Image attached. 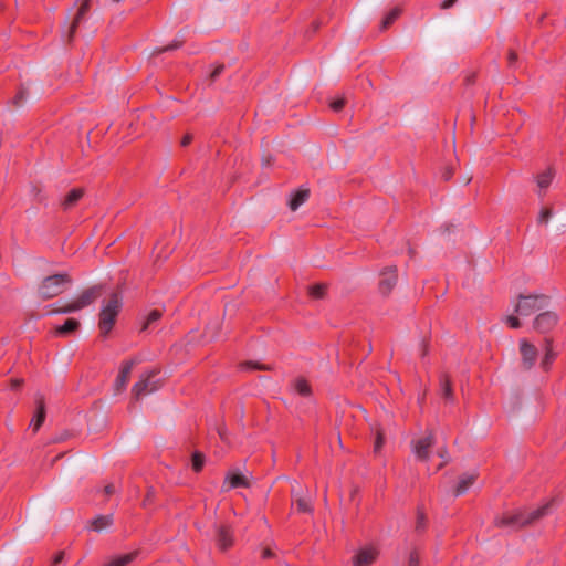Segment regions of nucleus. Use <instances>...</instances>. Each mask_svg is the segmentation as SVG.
Segmentation results:
<instances>
[{"label": "nucleus", "instance_id": "1", "mask_svg": "<svg viewBox=\"0 0 566 566\" xmlns=\"http://www.w3.org/2000/svg\"><path fill=\"white\" fill-rule=\"evenodd\" d=\"M552 505L553 501H549L531 512L517 511L515 513L505 514L501 517H496L494 520V524L499 527H511L517 530L548 515L552 511Z\"/></svg>", "mask_w": 566, "mask_h": 566}, {"label": "nucleus", "instance_id": "2", "mask_svg": "<svg viewBox=\"0 0 566 566\" xmlns=\"http://www.w3.org/2000/svg\"><path fill=\"white\" fill-rule=\"evenodd\" d=\"M122 307L123 302L118 293H112L108 300L103 302L98 315V328L102 337L106 338L112 332Z\"/></svg>", "mask_w": 566, "mask_h": 566}, {"label": "nucleus", "instance_id": "3", "mask_svg": "<svg viewBox=\"0 0 566 566\" xmlns=\"http://www.w3.org/2000/svg\"><path fill=\"white\" fill-rule=\"evenodd\" d=\"M549 304V297L544 294L520 295L514 312L520 316H531L545 310Z\"/></svg>", "mask_w": 566, "mask_h": 566}, {"label": "nucleus", "instance_id": "4", "mask_svg": "<svg viewBox=\"0 0 566 566\" xmlns=\"http://www.w3.org/2000/svg\"><path fill=\"white\" fill-rule=\"evenodd\" d=\"M70 283L71 279L66 273L46 276L39 286V295L44 300L55 297L63 293Z\"/></svg>", "mask_w": 566, "mask_h": 566}, {"label": "nucleus", "instance_id": "5", "mask_svg": "<svg viewBox=\"0 0 566 566\" xmlns=\"http://www.w3.org/2000/svg\"><path fill=\"white\" fill-rule=\"evenodd\" d=\"M521 366L525 370L532 369L538 359V349L527 339H520Z\"/></svg>", "mask_w": 566, "mask_h": 566}, {"label": "nucleus", "instance_id": "6", "mask_svg": "<svg viewBox=\"0 0 566 566\" xmlns=\"http://www.w3.org/2000/svg\"><path fill=\"white\" fill-rule=\"evenodd\" d=\"M558 323V315L552 311L539 313L533 322V328L541 333L546 334L551 332Z\"/></svg>", "mask_w": 566, "mask_h": 566}, {"label": "nucleus", "instance_id": "7", "mask_svg": "<svg viewBox=\"0 0 566 566\" xmlns=\"http://www.w3.org/2000/svg\"><path fill=\"white\" fill-rule=\"evenodd\" d=\"M397 281V268L395 265L385 268L380 273V280L378 283L379 292L382 295H388L396 286Z\"/></svg>", "mask_w": 566, "mask_h": 566}, {"label": "nucleus", "instance_id": "8", "mask_svg": "<svg viewBox=\"0 0 566 566\" xmlns=\"http://www.w3.org/2000/svg\"><path fill=\"white\" fill-rule=\"evenodd\" d=\"M216 543L221 552L228 551L233 545V532L229 525H216Z\"/></svg>", "mask_w": 566, "mask_h": 566}, {"label": "nucleus", "instance_id": "9", "mask_svg": "<svg viewBox=\"0 0 566 566\" xmlns=\"http://www.w3.org/2000/svg\"><path fill=\"white\" fill-rule=\"evenodd\" d=\"M102 294V287L99 285L91 286L84 290L75 300H73L77 310L81 311L91 304H93Z\"/></svg>", "mask_w": 566, "mask_h": 566}, {"label": "nucleus", "instance_id": "10", "mask_svg": "<svg viewBox=\"0 0 566 566\" xmlns=\"http://www.w3.org/2000/svg\"><path fill=\"white\" fill-rule=\"evenodd\" d=\"M434 443V437L432 433L413 442V452L419 461H427L430 454V448Z\"/></svg>", "mask_w": 566, "mask_h": 566}, {"label": "nucleus", "instance_id": "11", "mask_svg": "<svg viewBox=\"0 0 566 566\" xmlns=\"http://www.w3.org/2000/svg\"><path fill=\"white\" fill-rule=\"evenodd\" d=\"M137 363L138 359H129L122 364L114 381V389H124L127 386L132 370Z\"/></svg>", "mask_w": 566, "mask_h": 566}, {"label": "nucleus", "instance_id": "12", "mask_svg": "<svg viewBox=\"0 0 566 566\" xmlns=\"http://www.w3.org/2000/svg\"><path fill=\"white\" fill-rule=\"evenodd\" d=\"M159 375V370L149 369L144 371L139 379L134 384L132 389H157V376Z\"/></svg>", "mask_w": 566, "mask_h": 566}, {"label": "nucleus", "instance_id": "13", "mask_svg": "<svg viewBox=\"0 0 566 566\" xmlns=\"http://www.w3.org/2000/svg\"><path fill=\"white\" fill-rule=\"evenodd\" d=\"M34 401L35 411L30 424L32 426L33 431L36 432L45 420L46 409L44 398L41 395H36Z\"/></svg>", "mask_w": 566, "mask_h": 566}, {"label": "nucleus", "instance_id": "14", "mask_svg": "<svg viewBox=\"0 0 566 566\" xmlns=\"http://www.w3.org/2000/svg\"><path fill=\"white\" fill-rule=\"evenodd\" d=\"M377 557V551L371 547L361 548L354 557V566H370Z\"/></svg>", "mask_w": 566, "mask_h": 566}, {"label": "nucleus", "instance_id": "15", "mask_svg": "<svg viewBox=\"0 0 566 566\" xmlns=\"http://www.w3.org/2000/svg\"><path fill=\"white\" fill-rule=\"evenodd\" d=\"M226 482L229 483L228 490L237 488H250L249 479L239 470H230L226 475Z\"/></svg>", "mask_w": 566, "mask_h": 566}, {"label": "nucleus", "instance_id": "16", "mask_svg": "<svg viewBox=\"0 0 566 566\" xmlns=\"http://www.w3.org/2000/svg\"><path fill=\"white\" fill-rule=\"evenodd\" d=\"M90 2H91V0H84L81 3V6H80V8H78V10H77V12H76V14L74 17V20L71 23L70 29H69V34H67V40L69 41H71L73 39L74 33L76 32V29L80 27V24L84 20L85 15H86V13H87V11L90 9Z\"/></svg>", "mask_w": 566, "mask_h": 566}, {"label": "nucleus", "instance_id": "17", "mask_svg": "<svg viewBox=\"0 0 566 566\" xmlns=\"http://www.w3.org/2000/svg\"><path fill=\"white\" fill-rule=\"evenodd\" d=\"M163 312L158 308L151 310L149 313L142 317L140 333L151 331L153 326L161 318Z\"/></svg>", "mask_w": 566, "mask_h": 566}, {"label": "nucleus", "instance_id": "18", "mask_svg": "<svg viewBox=\"0 0 566 566\" xmlns=\"http://www.w3.org/2000/svg\"><path fill=\"white\" fill-rule=\"evenodd\" d=\"M557 354L554 352L552 346V339L545 338L544 344V356L541 359V367L543 370H548L556 359Z\"/></svg>", "mask_w": 566, "mask_h": 566}, {"label": "nucleus", "instance_id": "19", "mask_svg": "<svg viewBox=\"0 0 566 566\" xmlns=\"http://www.w3.org/2000/svg\"><path fill=\"white\" fill-rule=\"evenodd\" d=\"M475 480H476V474H468V473L463 474L460 478V480L455 486L454 495L459 496V495L464 494L469 490V488L471 485H473Z\"/></svg>", "mask_w": 566, "mask_h": 566}, {"label": "nucleus", "instance_id": "20", "mask_svg": "<svg viewBox=\"0 0 566 566\" xmlns=\"http://www.w3.org/2000/svg\"><path fill=\"white\" fill-rule=\"evenodd\" d=\"M310 197V190L301 188L295 193L292 195L289 206L292 211H295L298 209L300 206H302Z\"/></svg>", "mask_w": 566, "mask_h": 566}, {"label": "nucleus", "instance_id": "21", "mask_svg": "<svg viewBox=\"0 0 566 566\" xmlns=\"http://www.w3.org/2000/svg\"><path fill=\"white\" fill-rule=\"evenodd\" d=\"M80 327V322L75 318H69L64 322V324L57 326L55 328V335L57 336H69L77 331Z\"/></svg>", "mask_w": 566, "mask_h": 566}, {"label": "nucleus", "instance_id": "22", "mask_svg": "<svg viewBox=\"0 0 566 566\" xmlns=\"http://www.w3.org/2000/svg\"><path fill=\"white\" fill-rule=\"evenodd\" d=\"M83 197V190L80 188L72 189L62 200V207L64 210L72 209Z\"/></svg>", "mask_w": 566, "mask_h": 566}, {"label": "nucleus", "instance_id": "23", "mask_svg": "<svg viewBox=\"0 0 566 566\" xmlns=\"http://www.w3.org/2000/svg\"><path fill=\"white\" fill-rule=\"evenodd\" d=\"M113 524V515H98L91 522V528L95 532H101Z\"/></svg>", "mask_w": 566, "mask_h": 566}, {"label": "nucleus", "instance_id": "24", "mask_svg": "<svg viewBox=\"0 0 566 566\" xmlns=\"http://www.w3.org/2000/svg\"><path fill=\"white\" fill-rule=\"evenodd\" d=\"M292 496L294 497V503L296 505L297 512H300V513H312L313 512V506H312L311 502L305 497L298 496V494L296 493L294 488L292 489Z\"/></svg>", "mask_w": 566, "mask_h": 566}, {"label": "nucleus", "instance_id": "25", "mask_svg": "<svg viewBox=\"0 0 566 566\" xmlns=\"http://www.w3.org/2000/svg\"><path fill=\"white\" fill-rule=\"evenodd\" d=\"M29 96V91L24 85H21L15 93V95L12 97V99L9 101V104H11L13 107H22L24 103L27 102Z\"/></svg>", "mask_w": 566, "mask_h": 566}, {"label": "nucleus", "instance_id": "26", "mask_svg": "<svg viewBox=\"0 0 566 566\" xmlns=\"http://www.w3.org/2000/svg\"><path fill=\"white\" fill-rule=\"evenodd\" d=\"M401 14V9L396 7L391 9L382 19L380 24V30L388 29Z\"/></svg>", "mask_w": 566, "mask_h": 566}, {"label": "nucleus", "instance_id": "27", "mask_svg": "<svg viewBox=\"0 0 566 566\" xmlns=\"http://www.w3.org/2000/svg\"><path fill=\"white\" fill-rule=\"evenodd\" d=\"M184 41H185L184 36L177 35L170 44H168L166 46H161V48H156L153 51V54H161L165 52H170V51L177 50L182 45Z\"/></svg>", "mask_w": 566, "mask_h": 566}, {"label": "nucleus", "instance_id": "28", "mask_svg": "<svg viewBox=\"0 0 566 566\" xmlns=\"http://www.w3.org/2000/svg\"><path fill=\"white\" fill-rule=\"evenodd\" d=\"M553 171L552 169H547L544 172L537 176L536 182L539 189H546L551 185L553 180Z\"/></svg>", "mask_w": 566, "mask_h": 566}, {"label": "nucleus", "instance_id": "29", "mask_svg": "<svg viewBox=\"0 0 566 566\" xmlns=\"http://www.w3.org/2000/svg\"><path fill=\"white\" fill-rule=\"evenodd\" d=\"M191 464L195 472H200L205 464V455L201 452H195L192 454Z\"/></svg>", "mask_w": 566, "mask_h": 566}, {"label": "nucleus", "instance_id": "30", "mask_svg": "<svg viewBox=\"0 0 566 566\" xmlns=\"http://www.w3.org/2000/svg\"><path fill=\"white\" fill-rule=\"evenodd\" d=\"M326 285L325 284H316V285H313L311 286L310 289V295L313 297V298H323L324 295H325V292H326Z\"/></svg>", "mask_w": 566, "mask_h": 566}, {"label": "nucleus", "instance_id": "31", "mask_svg": "<svg viewBox=\"0 0 566 566\" xmlns=\"http://www.w3.org/2000/svg\"><path fill=\"white\" fill-rule=\"evenodd\" d=\"M76 312H78V310L73 301L52 311V313L55 314H71Z\"/></svg>", "mask_w": 566, "mask_h": 566}, {"label": "nucleus", "instance_id": "32", "mask_svg": "<svg viewBox=\"0 0 566 566\" xmlns=\"http://www.w3.org/2000/svg\"><path fill=\"white\" fill-rule=\"evenodd\" d=\"M427 527V517L424 513L418 509L417 521H416V531L423 532Z\"/></svg>", "mask_w": 566, "mask_h": 566}, {"label": "nucleus", "instance_id": "33", "mask_svg": "<svg viewBox=\"0 0 566 566\" xmlns=\"http://www.w3.org/2000/svg\"><path fill=\"white\" fill-rule=\"evenodd\" d=\"M239 368L241 370H262L265 369L266 367L256 361H244L240 364Z\"/></svg>", "mask_w": 566, "mask_h": 566}, {"label": "nucleus", "instance_id": "34", "mask_svg": "<svg viewBox=\"0 0 566 566\" xmlns=\"http://www.w3.org/2000/svg\"><path fill=\"white\" fill-rule=\"evenodd\" d=\"M385 443V436L380 429L376 430V440L374 443V452L378 453Z\"/></svg>", "mask_w": 566, "mask_h": 566}, {"label": "nucleus", "instance_id": "35", "mask_svg": "<svg viewBox=\"0 0 566 566\" xmlns=\"http://www.w3.org/2000/svg\"><path fill=\"white\" fill-rule=\"evenodd\" d=\"M346 104V99L345 97H338V98H335L333 99L331 103H329V107L334 111V112H339L343 109V107L345 106Z\"/></svg>", "mask_w": 566, "mask_h": 566}, {"label": "nucleus", "instance_id": "36", "mask_svg": "<svg viewBox=\"0 0 566 566\" xmlns=\"http://www.w3.org/2000/svg\"><path fill=\"white\" fill-rule=\"evenodd\" d=\"M505 322L506 324L513 328V329H517L521 327V322L518 319V317H516L515 315H509L505 317Z\"/></svg>", "mask_w": 566, "mask_h": 566}, {"label": "nucleus", "instance_id": "37", "mask_svg": "<svg viewBox=\"0 0 566 566\" xmlns=\"http://www.w3.org/2000/svg\"><path fill=\"white\" fill-rule=\"evenodd\" d=\"M419 564H420L419 553L417 549H412L409 554L407 566H419Z\"/></svg>", "mask_w": 566, "mask_h": 566}, {"label": "nucleus", "instance_id": "38", "mask_svg": "<svg viewBox=\"0 0 566 566\" xmlns=\"http://www.w3.org/2000/svg\"><path fill=\"white\" fill-rule=\"evenodd\" d=\"M551 217H552V210L543 209L538 216V222L547 223Z\"/></svg>", "mask_w": 566, "mask_h": 566}, {"label": "nucleus", "instance_id": "39", "mask_svg": "<svg viewBox=\"0 0 566 566\" xmlns=\"http://www.w3.org/2000/svg\"><path fill=\"white\" fill-rule=\"evenodd\" d=\"M294 389H297V390H301V389H311V385L306 381V379L304 378H298L295 382V388Z\"/></svg>", "mask_w": 566, "mask_h": 566}, {"label": "nucleus", "instance_id": "40", "mask_svg": "<svg viewBox=\"0 0 566 566\" xmlns=\"http://www.w3.org/2000/svg\"><path fill=\"white\" fill-rule=\"evenodd\" d=\"M224 71V65H217L210 74L212 81H216Z\"/></svg>", "mask_w": 566, "mask_h": 566}, {"label": "nucleus", "instance_id": "41", "mask_svg": "<svg viewBox=\"0 0 566 566\" xmlns=\"http://www.w3.org/2000/svg\"><path fill=\"white\" fill-rule=\"evenodd\" d=\"M149 392L150 391H140V390L135 391L132 397V402H130L129 408H132L135 402L139 401L142 399V397H144L146 394H149Z\"/></svg>", "mask_w": 566, "mask_h": 566}, {"label": "nucleus", "instance_id": "42", "mask_svg": "<svg viewBox=\"0 0 566 566\" xmlns=\"http://www.w3.org/2000/svg\"><path fill=\"white\" fill-rule=\"evenodd\" d=\"M438 455L443 459V462L439 465V468H442L444 464L448 463L449 461V455H448V451L446 448H442L438 451Z\"/></svg>", "mask_w": 566, "mask_h": 566}, {"label": "nucleus", "instance_id": "43", "mask_svg": "<svg viewBox=\"0 0 566 566\" xmlns=\"http://www.w3.org/2000/svg\"><path fill=\"white\" fill-rule=\"evenodd\" d=\"M154 496H155V491H154L153 488H149L148 491H147V494H146V496H145V499L143 501V505L147 506L148 503H150L153 501Z\"/></svg>", "mask_w": 566, "mask_h": 566}, {"label": "nucleus", "instance_id": "44", "mask_svg": "<svg viewBox=\"0 0 566 566\" xmlns=\"http://www.w3.org/2000/svg\"><path fill=\"white\" fill-rule=\"evenodd\" d=\"M517 61V55L514 51H510L507 55V63L510 67H514Z\"/></svg>", "mask_w": 566, "mask_h": 566}, {"label": "nucleus", "instance_id": "45", "mask_svg": "<svg viewBox=\"0 0 566 566\" xmlns=\"http://www.w3.org/2000/svg\"><path fill=\"white\" fill-rule=\"evenodd\" d=\"M64 555L65 553L63 551L57 552L52 560V566H57L60 563H62Z\"/></svg>", "mask_w": 566, "mask_h": 566}, {"label": "nucleus", "instance_id": "46", "mask_svg": "<svg viewBox=\"0 0 566 566\" xmlns=\"http://www.w3.org/2000/svg\"><path fill=\"white\" fill-rule=\"evenodd\" d=\"M454 391H443L442 398L446 402H451L454 400Z\"/></svg>", "mask_w": 566, "mask_h": 566}, {"label": "nucleus", "instance_id": "47", "mask_svg": "<svg viewBox=\"0 0 566 566\" xmlns=\"http://www.w3.org/2000/svg\"><path fill=\"white\" fill-rule=\"evenodd\" d=\"M104 493L109 496L115 493V486L114 484L109 483L104 488Z\"/></svg>", "mask_w": 566, "mask_h": 566}, {"label": "nucleus", "instance_id": "48", "mask_svg": "<svg viewBox=\"0 0 566 566\" xmlns=\"http://www.w3.org/2000/svg\"><path fill=\"white\" fill-rule=\"evenodd\" d=\"M458 0H443L441 2V8L442 9H449L451 8Z\"/></svg>", "mask_w": 566, "mask_h": 566}, {"label": "nucleus", "instance_id": "49", "mask_svg": "<svg viewBox=\"0 0 566 566\" xmlns=\"http://www.w3.org/2000/svg\"><path fill=\"white\" fill-rule=\"evenodd\" d=\"M192 140V136L191 135H186L184 136L182 140H181V146L186 147L188 146Z\"/></svg>", "mask_w": 566, "mask_h": 566}, {"label": "nucleus", "instance_id": "50", "mask_svg": "<svg viewBox=\"0 0 566 566\" xmlns=\"http://www.w3.org/2000/svg\"><path fill=\"white\" fill-rule=\"evenodd\" d=\"M218 433H219L221 440L226 442L227 441V430L224 428H220V429H218Z\"/></svg>", "mask_w": 566, "mask_h": 566}, {"label": "nucleus", "instance_id": "51", "mask_svg": "<svg viewBox=\"0 0 566 566\" xmlns=\"http://www.w3.org/2000/svg\"><path fill=\"white\" fill-rule=\"evenodd\" d=\"M273 556V553L270 548H264L263 552H262V557L263 558H271Z\"/></svg>", "mask_w": 566, "mask_h": 566}, {"label": "nucleus", "instance_id": "52", "mask_svg": "<svg viewBox=\"0 0 566 566\" xmlns=\"http://www.w3.org/2000/svg\"><path fill=\"white\" fill-rule=\"evenodd\" d=\"M451 382L447 378L443 380V382H441V389L449 390L451 389Z\"/></svg>", "mask_w": 566, "mask_h": 566}, {"label": "nucleus", "instance_id": "53", "mask_svg": "<svg viewBox=\"0 0 566 566\" xmlns=\"http://www.w3.org/2000/svg\"><path fill=\"white\" fill-rule=\"evenodd\" d=\"M442 177H443L444 180H449L452 177V171L451 170H446L443 172Z\"/></svg>", "mask_w": 566, "mask_h": 566}, {"label": "nucleus", "instance_id": "54", "mask_svg": "<svg viewBox=\"0 0 566 566\" xmlns=\"http://www.w3.org/2000/svg\"><path fill=\"white\" fill-rule=\"evenodd\" d=\"M319 28V23L318 22H313L312 23V30H311V33H315Z\"/></svg>", "mask_w": 566, "mask_h": 566}, {"label": "nucleus", "instance_id": "55", "mask_svg": "<svg viewBox=\"0 0 566 566\" xmlns=\"http://www.w3.org/2000/svg\"><path fill=\"white\" fill-rule=\"evenodd\" d=\"M297 392H298V394H301V395H308V394H311L312 391H305V390H302V391H297Z\"/></svg>", "mask_w": 566, "mask_h": 566}, {"label": "nucleus", "instance_id": "56", "mask_svg": "<svg viewBox=\"0 0 566 566\" xmlns=\"http://www.w3.org/2000/svg\"><path fill=\"white\" fill-rule=\"evenodd\" d=\"M423 399H424V395H422V397H419L418 401L421 402Z\"/></svg>", "mask_w": 566, "mask_h": 566}, {"label": "nucleus", "instance_id": "57", "mask_svg": "<svg viewBox=\"0 0 566 566\" xmlns=\"http://www.w3.org/2000/svg\"><path fill=\"white\" fill-rule=\"evenodd\" d=\"M463 181H464V184H469L470 178H467V179H464Z\"/></svg>", "mask_w": 566, "mask_h": 566}, {"label": "nucleus", "instance_id": "58", "mask_svg": "<svg viewBox=\"0 0 566 566\" xmlns=\"http://www.w3.org/2000/svg\"><path fill=\"white\" fill-rule=\"evenodd\" d=\"M14 385L20 386L21 385L20 380H17Z\"/></svg>", "mask_w": 566, "mask_h": 566}]
</instances>
